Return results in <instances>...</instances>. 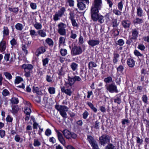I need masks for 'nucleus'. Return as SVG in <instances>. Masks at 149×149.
Masks as SVG:
<instances>
[{
	"label": "nucleus",
	"instance_id": "obj_1",
	"mask_svg": "<svg viewBox=\"0 0 149 149\" xmlns=\"http://www.w3.org/2000/svg\"><path fill=\"white\" fill-rule=\"evenodd\" d=\"M68 79L67 81H65V85L66 88H72V86L76 81H80L81 79L79 77L75 76L74 77L70 76L68 75Z\"/></svg>",
	"mask_w": 149,
	"mask_h": 149
},
{
	"label": "nucleus",
	"instance_id": "obj_2",
	"mask_svg": "<svg viewBox=\"0 0 149 149\" xmlns=\"http://www.w3.org/2000/svg\"><path fill=\"white\" fill-rule=\"evenodd\" d=\"M55 108L60 112V114L62 117L66 118L67 117L66 112L68 111L69 108L64 105L56 104L55 106Z\"/></svg>",
	"mask_w": 149,
	"mask_h": 149
},
{
	"label": "nucleus",
	"instance_id": "obj_3",
	"mask_svg": "<svg viewBox=\"0 0 149 149\" xmlns=\"http://www.w3.org/2000/svg\"><path fill=\"white\" fill-rule=\"evenodd\" d=\"M85 49L84 47L82 49L80 46L74 45L71 49V54L72 56L80 54L84 51Z\"/></svg>",
	"mask_w": 149,
	"mask_h": 149
},
{
	"label": "nucleus",
	"instance_id": "obj_4",
	"mask_svg": "<svg viewBox=\"0 0 149 149\" xmlns=\"http://www.w3.org/2000/svg\"><path fill=\"white\" fill-rule=\"evenodd\" d=\"M89 2V0H79L77 1V6L80 10H83L86 9Z\"/></svg>",
	"mask_w": 149,
	"mask_h": 149
},
{
	"label": "nucleus",
	"instance_id": "obj_5",
	"mask_svg": "<svg viewBox=\"0 0 149 149\" xmlns=\"http://www.w3.org/2000/svg\"><path fill=\"white\" fill-rule=\"evenodd\" d=\"M110 137L106 134L102 135L99 138V143L101 145L104 146L107 143L110 142Z\"/></svg>",
	"mask_w": 149,
	"mask_h": 149
},
{
	"label": "nucleus",
	"instance_id": "obj_6",
	"mask_svg": "<svg viewBox=\"0 0 149 149\" xmlns=\"http://www.w3.org/2000/svg\"><path fill=\"white\" fill-rule=\"evenodd\" d=\"M58 31L61 35L65 36L66 34L65 28L66 25L62 22L59 23L58 25Z\"/></svg>",
	"mask_w": 149,
	"mask_h": 149
},
{
	"label": "nucleus",
	"instance_id": "obj_7",
	"mask_svg": "<svg viewBox=\"0 0 149 149\" xmlns=\"http://www.w3.org/2000/svg\"><path fill=\"white\" fill-rule=\"evenodd\" d=\"M65 11V9L64 7L61 8L53 15L54 20L55 21L58 20L62 16Z\"/></svg>",
	"mask_w": 149,
	"mask_h": 149
},
{
	"label": "nucleus",
	"instance_id": "obj_8",
	"mask_svg": "<svg viewBox=\"0 0 149 149\" xmlns=\"http://www.w3.org/2000/svg\"><path fill=\"white\" fill-rule=\"evenodd\" d=\"M106 89L111 93L118 92L116 86L114 83L105 86Z\"/></svg>",
	"mask_w": 149,
	"mask_h": 149
},
{
	"label": "nucleus",
	"instance_id": "obj_9",
	"mask_svg": "<svg viewBox=\"0 0 149 149\" xmlns=\"http://www.w3.org/2000/svg\"><path fill=\"white\" fill-rule=\"evenodd\" d=\"M98 10L95 8H91V17L92 20L94 21H96L99 15L98 14Z\"/></svg>",
	"mask_w": 149,
	"mask_h": 149
},
{
	"label": "nucleus",
	"instance_id": "obj_10",
	"mask_svg": "<svg viewBox=\"0 0 149 149\" xmlns=\"http://www.w3.org/2000/svg\"><path fill=\"white\" fill-rule=\"evenodd\" d=\"M102 4V0H95L91 8H96L97 10H100Z\"/></svg>",
	"mask_w": 149,
	"mask_h": 149
},
{
	"label": "nucleus",
	"instance_id": "obj_11",
	"mask_svg": "<svg viewBox=\"0 0 149 149\" xmlns=\"http://www.w3.org/2000/svg\"><path fill=\"white\" fill-rule=\"evenodd\" d=\"M66 88L65 86H61V90L62 92L65 93L66 94L70 96L72 94V92L71 91V88Z\"/></svg>",
	"mask_w": 149,
	"mask_h": 149
},
{
	"label": "nucleus",
	"instance_id": "obj_12",
	"mask_svg": "<svg viewBox=\"0 0 149 149\" xmlns=\"http://www.w3.org/2000/svg\"><path fill=\"white\" fill-rule=\"evenodd\" d=\"M132 39L134 40L137 39L139 34V30L138 29H133L131 31Z\"/></svg>",
	"mask_w": 149,
	"mask_h": 149
},
{
	"label": "nucleus",
	"instance_id": "obj_13",
	"mask_svg": "<svg viewBox=\"0 0 149 149\" xmlns=\"http://www.w3.org/2000/svg\"><path fill=\"white\" fill-rule=\"evenodd\" d=\"M56 132L57 133V137L59 141L63 145H64L65 144V142L62 134L58 131H56Z\"/></svg>",
	"mask_w": 149,
	"mask_h": 149
},
{
	"label": "nucleus",
	"instance_id": "obj_14",
	"mask_svg": "<svg viewBox=\"0 0 149 149\" xmlns=\"http://www.w3.org/2000/svg\"><path fill=\"white\" fill-rule=\"evenodd\" d=\"M22 67L24 69V70H26L31 71L33 69V67L31 64H25L22 65Z\"/></svg>",
	"mask_w": 149,
	"mask_h": 149
},
{
	"label": "nucleus",
	"instance_id": "obj_15",
	"mask_svg": "<svg viewBox=\"0 0 149 149\" xmlns=\"http://www.w3.org/2000/svg\"><path fill=\"white\" fill-rule=\"evenodd\" d=\"M100 41L99 40H89L88 42V44L92 47L97 45L99 44Z\"/></svg>",
	"mask_w": 149,
	"mask_h": 149
},
{
	"label": "nucleus",
	"instance_id": "obj_16",
	"mask_svg": "<svg viewBox=\"0 0 149 149\" xmlns=\"http://www.w3.org/2000/svg\"><path fill=\"white\" fill-rule=\"evenodd\" d=\"M122 24L125 28L127 29L130 27L131 22L128 20H124L122 22Z\"/></svg>",
	"mask_w": 149,
	"mask_h": 149
},
{
	"label": "nucleus",
	"instance_id": "obj_17",
	"mask_svg": "<svg viewBox=\"0 0 149 149\" xmlns=\"http://www.w3.org/2000/svg\"><path fill=\"white\" fill-rule=\"evenodd\" d=\"M62 133L65 137L67 139L70 138L71 132L67 130H65L62 131Z\"/></svg>",
	"mask_w": 149,
	"mask_h": 149
},
{
	"label": "nucleus",
	"instance_id": "obj_18",
	"mask_svg": "<svg viewBox=\"0 0 149 149\" xmlns=\"http://www.w3.org/2000/svg\"><path fill=\"white\" fill-rule=\"evenodd\" d=\"M0 105L4 104L5 106H6L8 104V100L7 98L3 97H0Z\"/></svg>",
	"mask_w": 149,
	"mask_h": 149
},
{
	"label": "nucleus",
	"instance_id": "obj_19",
	"mask_svg": "<svg viewBox=\"0 0 149 149\" xmlns=\"http://www.w3.org/2000/svg\"><path fill=\"white\" fill-rule=\"evenodd\" d=\"M127 64L129 67L132 68L135 65V61L133 59L129 58L127 60Z\"/></svg>",
	"mask_w": 149,
	"mask_h": 149
},
{
	"label": "nucleus",
	"instance_id": "obj_20",
	"mask_svg": "<svg viewBox=\"0 0 149 149\" xmlns=\"http://www.w3.org/2000/svg\"><path fill=\"white\" fill-rule=\"evenodd\" d=\"M6 42L5 41H1L0 43V50L2 52L5 50L6 48Z\"/></svg>",
	"mask_w": 149,
	"mask_h": 149
},
{
	"label": "nucleus",
	"instance_id": "obj_21",
	"mask_svg": "<svg viewBox=\"0 0 149 149\" xmlns=\"http://www.w3.org/2000/svg\"><path fill=\"white\" fill-rule=\"evenodd\" d=\"M87 139L91 145L96 142V141L94 140L93 137L90 135L87 136Z\"/></svg>",
	"mask_w": 149,
	"mask_h": 149
},
{
	"label": "nucleus",
	"instance_id": "obj_22",
	"mask_svg": "<svg viewBox=\"0 0 149 149\" xmlns=\"http://www.w3.org/2000/svg\"><path fill=\"white\" fill-rule=\"evenodd\" d=\"M113 62L115 64L117 63L118 61V58H119V55L117 53L114 52L113 54Z\"/></svg>",
	"mask_w": 149,
	"mask_h": 149
},
{
	"label": "nucleus",
	"instance_id": "obj_23",
	"mask_svg": "<svg viewBox=\"0 0 149 149\" xmlns=\"http://www.w3.org/2000/svg\"><path fill=\"white\" fill-rule=\"evenodd\" d=\"M97 66V65L94 62L91 61L89 62L88 64V68L89 70L93 68H95Z\"/></svg>",
	"mask_w": 149,
	"mask_h": 149
},
{
	"label": "nucleus",
	"instance_id": "obj_24",
	"mask_svg": "<svg viewBox=\"0 0 149 149\" xmlns=\"http://www.w3.org/2000/svg\"><path fill=\"white\" fill-rule=\"evenodd\" d=\"M12 110L11 112L14 114L17 113L19 109L17 105H14L12 106Z\"/></svg>",
	"mask_w": 149,
	"mask_h": 149
},
{
	"label": "nucleus",
	"instance_id": "obj_25",
	"mask_svg": "<svg viewBox=\"0 0 149 149\" xmlns=\"http://www.w3.org/2000/svg\"><path fill=\"white\" fill-rule=\"evenodd\" d=\"M70 67L73 71H75L77 70L78 65L75 62H73L71 64Z\"/></svg>",
	"mask_w": 149,
	"mask_h": 149
},
{
	"label": "nucleus",
	"instance_id": "obj_26",
	"mask_svg": "<svg viewBox=\"0 0 149 149\" xmlns=\"http://www.w3.org/2000/svg\"><path fill=\"white\" fill-rule=\"evenodd\" d=\"M143 10L140 7H138L137 10V14L138 16L141 17L143 15Z\"/></svg>",
	"mask_w": 149,
	"mask_h": 149
},
{
	"label": "nucleus",
	"instance_id": "obj_27",
	"mask_svg": "<svg viewBox=\"0 0 149 149\" xmlns=\"http://www.w3.org/2000/svg\"><path fill=\"white\" fill-rule=\"evenodd\" d=\"M38 33L40 36L42 37H45L47 35L45 31L44 30H41L38 31Z\"/></svg>",
	"mask_w": 149,
	"mask_h": 149
},
{
	"label": "nucleus",
	"instance_id": "obj_28",
	"mask_svg": "<svg viewBox=\"0 0 149 149\" xmlns=\"http://www.w3.org/2000/svg\"><path fill=\"white\" fill-rule=\"evenodd\" d=\"M87 103L88 106L95 112H97V109L94 107V106L92 103L90 102H87Z\"/></svg>",
	"mask_w": 149,
	"mask_h": 149
},
{
	"label": "nucleus",
	"instance_id": "obj_29",
	"mask_svg": "<svg viewBox=\"0 0 149 149\" xmlns=\"http://www.w3.org/2000/svg\"><path fill=\"white\" fill-rule=\"evenodd\" d=\"M134 24H140L143 22V20L141 19L136 18L133 21Z\"/></svg>",
	"mask_w": 149,
	"mask_h": 149
},
{
	"label": "nucleus",
	"instance_id": "obj_30",
	"mask_svg": "<svg viewBox=\"0 0 149 149\" xmlns=\"http://www.w3.org/2000/svg\"><path fill=\"white\" fill-rule=\"evenodd\" d=\"M105 149H116V148L112 144L110 143L105 146Z\"/></svg>",
	"mask_w": 149,
	"mask_h": 149
},
{
	"label": "nucleus",
	"instance_id": "obj_31",
	"mask_svg": "<svg viewBox=\"0 0 149 149\" xmlns=\"http://www.w3.org/2000/svg\"><path fill=\"white\" fill-rule=\"evenodd\" d=\"M24 111L25 115L30 114L31 112V109L28 107H25Z\"/></svg>",
	"mask_w": 149,
	"mask_h": 149
},
{
	"label": "nucleus",
	"instance_id": "obj_32",
	"mask_svg": "<svg viewBox=\"0 0 149 149\" xmlns=\"http://www.w3.org/2000/svg\"><path fill=\"white\" fill-rule=\"evenodd\" d=\"M15 27L17 30L21 31L23 28V26L21 24L17 23L15 26Z\"/></svg>",
	"mask_w": 149,
	"mask_h": 149
},
{
	"label": "nucleus",
	"instance_id": "obj_33",
	"mask_svg": "<svg viewBox=\"0 0 149 149\" xmlns=\"http://www.w3.org/2000/svg\"><path fill=\"white\" fill-rule=\"evenodd\" d=\"M28 45L27 44L25 45H23L22 44V50L24 51V53L25 54V55H26L28 53V51L26 49L28 47Z\"/></svg>",
	"mask_w": 149,
	"mask_h": 149
},
{
	"label": "nucleus",
	"instance_id": "obj_34",
	"mask_svg": "<svg viewBox=\"0 0 149 149\" xmlns=\"http://www.w3.org/2000/svg\"><path fill=\"white\" fill-rule=\"evenodd\" d=\"M3 33L4 36H7L9 35V30L7 27H3Z\"/></svg>",
	"mask_w": 149,
	"mask_h": 149
},
{
	"label": "nucleus",
	"instance_id": "obj_35",
	"mask_svg": "<svg viewBox=\"0 0 149 149\" xmlns=\"http://www.w3.org/2000/svg\"><path fill=\"white\" fill-rule=\"evenodd\" d=\"M45 51V47H41L39 48L38 49V56L39 54L43 53Z\"/></svg>",
	"mask_w": 149,
	"mask_h": 149
},
{
	"label": "nucleus",
	"instance_id": "obj_36",
	"mask_svg": "<svg viewBox=\"0 0 149 149\" xmlns=\"http://www.w3.org/2000/svg\"><path fill=\"white\" fill-rule=\"evenodd\" d=\"M10 101L13 104H17L19 102V100L17 98L13 97L11 99Z\"/></svg>",
	"mask_w": 149,
	"mask_h": 149
},
{
	"label": "nucleus",
	"instance_id": "obj_37",
	"mask_svg": "<svg viewBox=\"0 0 149 149\" xmlns=\"http://www.w3.org/2000/svg\"><path fill=\"white\" fill-rule=\"evenodd\" d=\"M46 42L47 43L49 46H53V42L51 38H48L45 40Z\"/></svg>",
	"mask_w": 149,
	"mask_h": 149
},
{
	"label": "nucleus",
	"instance_id": "obj_38",
	"mask_svg": "<svg viewBox=\"0 0 149 149\" xmlns=\"http://www.w3.org/2000/svg\"><path fill=\"white\" fill-rule=\"evenodd\" d=\"M31 120H32L33 122V128L34 129H36L37 128V123H36V122H35V118L33 116H31Z\"/></svg>",
	"mask_w": 149,
	"mask_h": 149
},
{
	"label": "nucleus",
	"instance_id": "obj_39",
	"mask_svg": "<svg viewBox=\"0 0 149 149\" xmlns=\"http://www.w3.org/2000/svg\"><path fill=\"white\" fill-rule=\"evenodd\" d=\"M23 81L22 78L20 77H17L15 80V84H19L22 81Z\"/></svg>",
	"mask_w": 149,
	"mask_h": 149
},
{
	"label": "nucleus",
	"instance_id": "obj_40",
	"mask_svg": "<svg viewBox=\"0 0 149 149\" xmlns=\"http://www.w3.org/2000/svg\"><path fill=\"white\" fill-rule=\"evenodd\" d=\"M3 74L5 76L7 79L9 80H10L12 78V76L11 74L8 72H5L3 73Z\"/></svg>",
	"mask_w": 149,
	"mask_h": 149
},
{
	"label": "nucleus",
	"instance_id": "obj_41",
	"mask_svg": "<svg viewBox=\"0 0 149 149\" xmlns=\"http://www.w3.org/2000/svg\"><path fill=\"white\" fill-rule=\"evenodd\" d=\"M104 81L106 83H109L113 81L112 78L111 77H109L105 78L104 79Z\"/></svg>",
	"mask_w": 149,
	"mask_h": 149
},
{
	"label": "nucleus",
	"instance_id": "obj_42",
	"mask_svg": "<svg viewBox=\"0 0 149 149\" xmlns=\"http://www.w3.org/2000/svg\"><path fill=\"white\" fill-rule=\"evenodd\" d=\"M125 42L124 40L122 39H119L116 43V44L120 46H122L124 45Z\"/></svg>",
	"mask_w": 149,
	"mask_h": 149
},
{
	"label": "nucleus",
	"instance_id": "obj_43",
	"mask_svg": "<svg viewBox=\"0 0 149 149\" xmlns=\"http://www.w3.org/2000/svg\"><path fill=\"white\" fill-rule=\"evenodd\" d=\"M77 35L74 33V31L73 30H71L70 33V37L73 39H75L77 37Z\"/></svg>",
	"mask_w": 149,
	"mask_h": 149
},
{
	"label": "nucleus",
	"instance_id": "obj_44",
	"mask_svg": "<svg viewBox=\"0 0 149 149\" xmlns=\"http://www.w3.org/2000/svg\"><path fill=\"white\" fill-rule=\"evenodd\" d=\"M136 138V142L138 144V146H139L141 145L142 144L143 141L142 139H140L139 137H137Z\"/></svg>",
	"mask_w": 149,
	"mask_h": 149
},
{
	"label": "nucleus",
	"instance_id": "obj_45",
	"mask_svg": "<svg viewBox=\"0 0 149 149\" xmlns=\"http://www.w3.org/2000/svg\"><path fill=\"white\" fill-rule=\"evenodd\" d=\"M124 69V67L122 65L119 66L117 68V72H122Z\"/></svg>",
	"mask_w": 149,
	"mask_h": 149
},
{
	"label": "nucleus",
	"instance_id": "obj_46",
	"mask_svg": "<svg viewBox=\"0 0 149 149\" xmlns=\"http://www.w3.org/2000/svg\"><path fill=\"white\" fill-rule=\"evenodd\" d=\"M97 20L99 22L101 23H103L104 21V19L103 16L101 15H99L97 18Z\"/></svg>",
	"mask_w": 149,
	"mask_h": 149
},
{
	"label": "nucleus",
	"instance_id": "obj_47",
	"mask_svg": "<svg viewBox=\"0 0 149 149\" xmlns=\"http://www.w3.org/2000/svg\"><path fill=\"white\" fill-rule=\"evenodd\" d=\"M60 53L62 56H65L67 53V50L65 49H61L60 50Z\"/></svg>",
	"mask_w": 149,
	"mask_h": 149
},
{
	"label": "nucleus",
	"instance_id": "obj_48",
	"mask_svg": "<svg viewBox=\"0 0 149 149\" xmlns=\"http://www.w3.org/2000/svg\"><path fill=\"white\" fill-rule=\"evenodd\" d=\"M8 9L10 11L15 13H17L19 11V9L18 7L14 8H9Z\"/></svg>",
	"mask_w": 149,
	"mask_h": 149
},
{
	"label": "nucleus",
	"instance_id": "obj_49",
	"mask_svg": "<svg viewBox=\"0 0 149 149\" xmlns=\"http://www.w3.org/2000/svg\"><path fill=\"white\" fill-rule=\"evenodd\" d=\"M2 94L3 96L5 97L9 95L10 94V93L8 90L6 89H5L3 91Z\"/></svg>",
	"mask_w": 149,
	"mask_h": 149
},
{
	"label": "nucleus",
	"instance_id": "obj_50",
	"mask_svg": "<svg viewBox=\"0 0 149 149\" xmlns=\"http://www.w3.org/2000/svg\"><path fill=\"white\" fill-rule=\"evenodd\" d=\"M113 12L116 15H121V12L120 10L114 9L113 10Z\"/></svg>",
	"mask_w": 149,
	"mask_h": 149
},
{
	"label": "nucleus",
	"instance_id": "obj_51",
	"mask_svg": "<svg viewBox=\"0 0 149 149\" xmlns=\"http://www.w3.org/2000/svg\"><path fill=\"white\" fill-rule=\"evenodd\" d=\"M48 90L50 94H54L55 93V88L54 87H49L48 89Z\"/></svg>",
	"mask_w": 149,
	"mask_h": 149
},
{
	"label": "nucleus",
	"instance_id": "obj_52",
	"mask_svg": "<svg viewBox=\"0 0 149 149\" xmlns=\"http://www.w3.org/2000/svg\"><path fill=\"white\" fill-rule=\"evenodd\" d=\"M117 6L118 9L120 10L121 11L122 10L123 6V3L122 1H121L118 3Z\"/></svg>",
	"mask_w": 149,
	"mask_h": 149
},
{
	"label": "nucleus",
	"instance_id": "obj_53",
	"mask_svg": "<svg viewBox=\"0 0 149 149\" xmlns=\"http://www.w3.org/2000/svg\"><path fill=\"white\" fill-rule=\"evenodd\" d=\"M100 125V122L97 120L96 121L94 125V128L97 130L99 129V125Z\"/></svg>",
	"mask_w": 149,
	"mask_h": 149
},
{
	"label": "nucleus",
	"instance_id": "obj_54",
	"mask_svg": "<svg viewBox=\"0 0 149 149\" xmlns=\"http://www.w3.org/2000/svg\"><path fill=\"white\" fill-rule=\"evenodd\" d=\"M45 134L47 136H49L52 134L51 130L49 129H47L45 132Z\"/></svg>",
	"mask_w": 149,
	"mask_h": 149
},
{
	"label": "nucleus",
	"instance_id": "obj_55",
	"mask_svg": "<svg viewBox=\"0 0 149 149\" xmlns=\"http://www.w3.org/2000/svg\"><path fill=\"white\" fill-rule=\"evenodd\" d=\"M134 54L137 56H143V55L140 53V52L136 50H135L134 51Z\"/></svg>",
	"mask_w": 149,
	"mask_h": 149
},
{
	"label": "nucleus",
	"instance_id": "obj_56",
	"mask_svg": "<svg viewBox=\"0 0 149 149\" xmlns=\"http://www.w3.org/2000/svg\"><path fill=\"white\" fill-rule=\"evenodd\" d=\"M89 115V113L87 111H85L83 113V118L84 119H86Z\"/></svg>",
	"mask_w": 149,
	"mask_h": 149
},
{
	"label": "nucleus",
	"instance_id": "obj_57",
	"mask_svg": "<svg viewBox=\"0 0 149 149\" xmlns=\"http://www.w3.org/2000/svg\"><path fill=\"white\" fill-rule=\"evenodd\" d=\"M59 45L61 44H63L65 42V39L63 37H61L59 38Z\"/></svg>",
	"mask_w": 149,
	"mask_h": 149
},
{
	"label": "nucleus",
	"instance_id": "obj_58",
	"mask_svg": "<svg viewBox=\"0 0 149 149\" xmlns=\"http://www.w3.org/2000/svg\"><path fill=\"white\" fill-rule=\"evenodd\" d=\"M138 48L142 51H143L145 48V46L142 44H140L138 45Z\"/></svg>",
	"mask_w": 149,
	"mask_h": 149
},
{
	"label": "nucleus",
	"instance_id": "obj_59",
	"mask_svg": "<svg viewBox=\"0 0 149 149\" xmlns=\"http://www.w3.org/2000/svg\"><path fill=\"white\" fill-rule=\"evenodd\" d=\"M69 3V6H74V1L73 0H67V2Z\"/></svg>",
	"mask_w": 149,
	"mask_h": 149
},
{
	"label": "nucleus",
	"instance_id": "obj_60",
	"mask_svg": "<svg viewBox=\"0 0 149 149\" xmlns=\"http://www.w3.org/2000/svg\"><path fill=\"white\" fill-rule=\"evenodd\" d=\"M13 118L10 115H8L6 118V120L7 122H11L12 121Z\"/></svg>",
	"mask_w": 149,
	"mask_h": 149
},
{
	"label": "nucleus",
	"instance_id": "obj_61",
	"mask_svg": "<svg viewBox=\"0 0 149 149\" xmlns=\"http://www.w3.org/2000/svg\"><path fill=\"white\" fill-rule=\"evenodd\" d=\"M52 79V77L50 76L47 75L46 76V79L47 82L50 83H52L53 81Z\"/></svg>",
	"mask_w": 149,
	"mask_h": 149
},
{
	"label": "nucleus",
	"instance_id": "obj_62",
	"mask_svg": "<svg viewBox=\"0 0 149 149\" xmlns=\"http://www.w3.org/2000/svg\"><path fill=\"white\" fill-rule=\"evenodd\" d=\"M122 123L123 125H124L126 124L128 125L130 123V121L128 119H124L122 120Z\"/></svg>",
	"mask_w": 149,
	"mask_h": 149
},
{
	"label": "nucleus",
	"instance_id": "obj_63",
	"mask_svg": "<svg viewBox=\"0 0 149 149\" xmlns=\"http://www.w3.org/2000/svg\"><path fill=\"white\" fill-rule=\"evenodd\" d=\"M112 24L113 27H116L118 25V24L117 23V20L116 19H115L113 20L112 22Z\"/></svg>",
	"mask_w": 149,
	"mask_h": 149
},
{
	"label": "nucleus",
	"instance_id": "obj_64",
	"mask_svg": "<svg viewBox=\"0 0 149 149\" xmlns=\"http://www.w3.org/2000/svg\"><path fill=\"white\" fill-rule=\"evenodd\" d=\"M148 97L146 95H143L142 96L143 101L145 103H147Z\"/></svg>",
	"mask_w": 149,
	"mask_h": 149
}]
</instances>
